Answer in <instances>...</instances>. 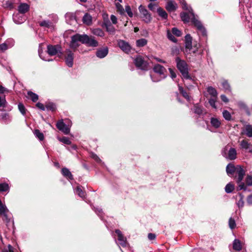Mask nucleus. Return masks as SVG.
<instances>
[{
	"mask_svg": "<svg viewBox=\"0 0 252 252\" xmlns=\"http://www.w3.org/2000/svg\"><path fill=\"white\" fill-rule=\"evenodd\" d=\"M180 2L182 5V7L185 10H189V8H188L187 4L185 0H180Z\"/></svg>",
	"mask_w": 252,
	"mask_h": 252,
	"instance_id": "obj_58",
	"label": "nucleus"
},
{
	"mask_svg": "<svg viewBox=\"0 0 252 252\" xmlns=\"http://www.w3.org/2000/svg\"><path fill=\"white\" fill-rule=\"evenodd\" d=\"M35 136L41 141L43 140L44 138L43 134L38 129H35L34 132Z\"/></svg>",
	"mask_w": 252,
	"mask_h": 252,
	"instance_id": "obj_36",
	"label": "nucleus"
},
{
	"mask_svg": "<svg viewBox=\"0 0 252 252\" xmlns=\"http://www.w3.org/2000/svg\"><path fill=\"white\" fill-rule=\"evenodd\" d=\"M238 106L241 110L245 111L248 115H251V111L252 112V105L249 107L244 102L240 101L238 103Z\"/></svg>",
	"mask_w": 252,
	"mask_h": 252,
	"instance_id": "obj_11",
	"label": "nucleus"
},
{
	"mask_svg": "<svg viewBox=\"0 0 252 252\" xmlns=\"http://www.w3.org/2000/svg\"><path fill=\"white\" fill-rule=\"evenodd\" d=\"M136 67L138 69L146 70L148 68V64H135Z\"/></svg>",
	"mask_w": 252,
	"mask_h": 252,
	"instance_id": "obj_41",
	"label": "nucleus"
},
{
	"mask_svg": "<svg viewBox=\"0 0 252 252\" xmlns=\"http://www.w3.org/2000/svg\"><path fill=\"white\" fill-rule=\"evenodd\" d=\"M62 173L65 177L67 178L70 180L73 179V176L68 169L65 167L63 168L62 169Z\"/></svg>",
	"mask_w": 252,
	"mask_h": 252,
	"instance_id": "obj_23",
	"label": "nucleus"
},
{
	"mask_svg": "<svg viewBox=\"0 0 252 252\" xmlns=\"http://www.w3.org/2000/svg\"><path fill=\"white\" fill-rule=\"evenodd\" d=\"M167 36H168V38L171 41L174 42H176L177 41V39H176V38L175 37H174L171 33H170L169 32H167Z\"/></svg>",
	"mask_w": 252,
	"mask_h": 252,
	"instance_id": "obj_63",
	"label": "nucleus"
},
{
	"mask_svg": "<svg viewBox=\"0 0 252 252\" xmlns=\"http://www.w3.org/2000/svg\"><path fill=\"white\" fill-rule=\"evenodd\" d=\"M185 47L189 48L190 47V44H191V37L189 34H187L185 36Z\"/></svg>",
	"mask_w": 252,
	"mask_h": 252,
	"instance_id": "obj_35",
	"label": "nucleus"
},
{
	"mask_svg": "<svg viewBox=\"0 0 252 252\" xmlns=\"http://www.w3.org/2000/svg\"><path fill=\"white\" fill-rule=\"evenodd\" d=\"M4 43L8 46V48H11L14 45V41L13 39L10 38L6 40Z\"/></svg>",
	"mask_w": 252,
	"mask_h": 252,
	"instance_id": "obj_54",
	"label": "nucleus"
},
{
	"mask_svg": "<svg viewBox=\"0 0 252 252\" xmlns=\"http://www.w3.org/2000/svg\"><path fill=\"white\" fill-rule=\"evenodd\" d=\"M246 184L248 186H252V176H248L246 178Z\"/></svg>",
	"mask_w": 252,
	"mask_h": 252,
	"instance_id": "obj_61",
	"label": "nucleus"
},
{
	"mask_svg": "<svg viewBox=\"0 0 252 252\" xmlns=\"http://www.w3.org/2000/svg\"><path fill=\"white\" fill-rule=\"evenodd\" d=\"M157 11L159 16H160L162 19L165 20L167 19L168 14L162 8L158 7L157 8Z\"/></svg>",
	"mask_w": 252,
	"mask_h": 252,
	"instance_id": "obj_21",
	"label": "nucleus"
},
{
	"mask_svg": "<svg viewBox=\"0 0 252 252\" xmlns=\"http://www.w3.org/2000/svg\"><path fill=\"white\" fill-rule=\"evenodd\" d=\"M13 20L15 23L20 24L25 21V18L23 14L19 13L13 14Z\"/></svg>",
	"mask_w": 252,
	"mask_h": 252,
	"instance_id": "obj_12",
	"label": "nucleus"
},
{
	"mask_svg": "<svg viewBox=\"0 0 252 252\" xmlns=\"http://www.w3.org/2000/svg\"><path fill=\"white\" fill-rule=\"evenodd\" d=\"M236 157L237 152L235 149L231 148L228 151L227 156L225 157L230 160H234L236 158Z\"/></svg>",
	"mask_w": 252,
	"mask_h": 252,
	"instance_id": "obj_18",
	"label": "nucleus"
},
{
	"mask_svg": "<svg viewBox=\"0 0 252 252\" xmlns=\"http://www.w3.org/2000/svg\"><path fill=\"white\" fill-rule=\"evenodd\" d=\"M216 101V98H212L209 99V102L210 105L214 108H216L217 107L215 105V102Z\"/></svg>",
	"mask_w": 252,
	"mask_h": 252,
	"instance_id": "obj_57",
	"label": "nucleus"
},
{
	"mask_svg": "<svg viewBox=\"0 0 252 252\" xmlns=\"http://www.w3.org/2000/svg\"><path fill=\"white\" fill-rule=\"evenodd\" d=\"M1 119L2 121L5 122L9 119V115L7 113H1L0 115Z\"/></svg>",
	"mask_w": 252,
	"mask_h": 252,
	"instance_id": "obj_55",
	"label": "nucleus"
},
{
	"mask_svg": "<svg viewBox=\"0 0 252 252\" xmlns=\"http://www.w3.org/2000/svg\"><path fill=\"white\" fill-rule=\"evenodd\" d=\"M18 109L23 115H25L26 114V109L24 105L22 103H19Z\"/></svg>",
	"mask_w": 252,
	"mask_h": 252,
	"instance_id": "obj_50",
	"label": "nucleus"
},
{
	"mask_svg": "<svg viewBox=\"0 0 252 252\" xmlns=\"http://www.w3.org/2000/svg\"><path fill=\"white\" fill-rule=\"evenodd\" d=\"M118 45L121 49L126 53L130 52L131 47L129 43L123 40H120L118 42Z\"/></svg>",
	"mask_w": 252,
	"mask_h": 252,
	"instance_id": "obj_6",
	"label": "nucleus"
},
{
	"mask_svg": "<svg viewBox=\"0 0 252 252\" xmlns=\"http://www.w3.org/2000/svg\"><path fill=\"white\" fill-rule=\"evenodd\" d=\"M158 6V4H156V3H150L148 5V8L151 10L152 11H153L154 12L155 11V7H157Z\"/></svg>",
	"mask_w": 252,
	"mask_h": 252,
	"instance_id": "obj_59",
	"label": "nucleus"
},
{
	"mask_svg": "<svg viewBox=\"0 0 252 252\" xmlns=\"http://www.w3.org/2000/svg\"><path fill=\"white\" fill-rule=\"evenodd\" d=\"M79 42L91 47H97L98 45V42L94 37L89 36L87 34H76L71 37L70 46L76 48L79 46Z\"/></svg>",
	"mask_w": 252,
	"mask_h": 252,
	"instance_id": "obj_1",
	"label": "nucleus"
},
{
	"mask_svg": "<svg viewBox=\"0 0 252 252\" xmlns=\"http://www.w3.org/2000/svg\"><path fill=\"white\" fill-rule=\"evenodd\" d=\"M39 25L42 27H45L46 28H50L52 27V23L49 21H43L39 23Z\"/></svg>",
	"mask_w": 252,
	"mask_h": 252,
	"instance_id": "obj_44",
	"label": "nucleus"
},
{
	"mask_svg": "<svg viewBox=\"0 0 252 252\" xmlns=\"http://www.w3.org/2000/svg\"><path fill=\"white\" fill-rule=\"evenodd\" d=\"M236 173L238 174L237 182L239 183L244 178V177L245 175V171L241 166H237L236 167Z\"/></svg>",
	"mask_w": 252,
	"mask_h": 252,
	"instance_id": "obj_10",
	"label": "nucleus"
},
{
	"mask_svg": "<svg viewBox=\"0 0 252 252\" xmlns=\"http://www.w3.org/2000/svg\"><path fill=\"white\" fill-rule=\"evenodd\" d=\"M76 193L81 197L85 196V192L80 187H77L76 189Z\"/></svg>",
	"mask_w": 252,
	"mask_h": 252,
	"instance_id": "obj_38",
	"label": "nucleus"
},
{
	"mask_svg": "<svg viewBox=\"0 0 252 252\" xmlns=\"http://www.w3.org/2000/svg\"><path fill=\"white\" fill-rule=\"evenodd\" d=\"M82 20L84 24L90 25L92 24V17L89 14L86 13L83 16Z\"/></svg>",
	"mask_w": 252,
	"mask_h": 252,
	"instance_id": "obj_22",
	"label": "nucleus"
},
{
	"mask_svg": "<svg viewBox=\"0 0 252 252\" xmlns=\"http://www.w3.org/2000/svg\"><path fill=\"white\" fill-rule=\"evenodd\" d=\"M211 123L216 128L219 127L220 125V122L217 118H212L211 120Z\"/></svg>",
	"mask_w": 252,
	"mask_h": 252,
	"instance_id": "obj_32",
	"label": "nucleus"
},
{
	"mask_svg": "<svg viewBox=\"0 0 252 252\" xmlns=\"http://www.w3.org/2000/svg\"><path fill=\"white\" fill-rule=\"evenodd\" d=\"M125 10L130 17H132L133 16V13L131 11L130 6L128 5H126L125 6Z\"/></svg>",
	"mask_w": 252,
	"mask_h": 252,
	"instance_id": "obj_53",
	"label": "nucleus"
},
{
	"mask_svg": "<svg viewBox=\"0 0 252 252\" xmlns=\"http://www.w3.org/2000/svg\"><path fill=\"white\" fill-rule=\"evenodd\" d=\"M234 189V186L231 183L227 184L225 187V191L227 193L232 192Z\"/></svg>",
	"mask_w": 252,
	"mask_h": 252,
	"instance_id": "obj_34",
	"label": "nucleus"
},
{
	"mask_svg": "<svg viewBox=\"0 0 252 252\" xmlns=\"http://www.w3.org/2000/svg\"><path fill=\"white\" fill-rule=\"evenodd\" d=\"M92 33L96 36L102 37L104 35L103 31L99 28L94 29L92 30Z\"/></svg>",
	"mask_w": 252,
	"mask_h": 252,
	"instance_id": "obj_26",
	"label": "nucleus"
},
{
	"mask_svg": "<svg viewBox=\"0 0 252 252\" xmlns=\"http://www.w3.org/2000/svg\"><path fill=\"white\" fill-rule=\"evenodd\" d=\"M222 85L225 91L230 92L231 89L229 83L227 81H223L222 83Z\"/></svg>",
	"mask_w": 252,
	"mask_h": 252,
	"instance_id": "obj_45",
	"label": "nucleus"
},
{
	"mask_svg": "<svg viewBox=\"0 0 252 252\" xmlns=\"http://www.w3.org/2000/svg\"><path fill=\"white\" fill-rule=\"evenodd\" d=\"M147 61L141 55H138L135 59V63H145Z\"/></svg>",
	"mask_w": 252,
	"mask_h": 252,
	"instance_id": "obj_39",
	"label": "nucleus"
},
{
	"mask_svg": "<svg viewBox=\"0 0 252 252\" xmlns=\"http://www.w3.org/2000/svg\"><path fill=\"white\" fill-rule=\"evenodd\" d=\"M6 212H8V210L7 209L6 207L3 205H0V215H2V214H4Z\"/></svg>",
	"mask_w": 252,
	"mask_h": 252,
	"instance_id": "obj_60",
	"label": "nucleus"
},
{
	"mask_svg": "<svg viewBox=\"0 0 252 252\" xmlns=\"http://www.w3.org/2000/svg\"><path fill=\"white\" fill-rule=\"evenodd\" d=\"M45 108L47 110L51 111L52 112L55 111L56 109V105L52 102L47 103L45 105Z\"/></svg>",
	"mask_w": 252,
	"mask_h": 252,
	"instance_id": "obj_30",
	"label": "nucleus"
},
{
	"mask_svg": "<svg viewBox=\"0 0 252 252\" xmlns=\"http://www.w3.org/2000/svg\"><path fill=\"white\" fill-rule=\"evenodd\" d=\"M115 232L118 235V240L119 241L120 244L123 247L126 246V238L124 236L121 231L119 229H116Z\"/></svg>",
	"mask_w": 252,
	"mask_h": 252,
	"instance_id": "obj_9",
	"label": "nucleus"
},
{
	"mask_svg": "<svg viewBox=\"0 0 252 252\" xmlns=\"http://www.w3.org/2000/svg\"><path fill=\"white\" fill-rule=\"evenodd\" d=\"M178 7L176 2L172 0H168L165 5V8L168 12L175 11Z\"/></svg>",
	"mask_w": 252,
	"mask_h": 252,
	"instance_id": "obj_8",
	"label": "nucleus"
},
{
	"mask_svg": "<svg viewBox=\"0 0 252 252\" xmlns=\"http://www.w3.org/2000/svg\"><path fill=\"white\" fill-rule=\"evenodd\" d=\"M250 143H249L247 140H243L240 142V146L243 149H248V146L249 145V144Z\"/></svg>",
	"mask_w": 252,
	"mask_h": 252,
	"instance_id": "obj_49",
	"label": "nucleus"
},
{
	"mask_svg": "<svg viewBox=\"0 0 252 252\" xmlns=\"http://www.w3.org/2000/svg\"><path fill=\"white\" fill-rule=\"evenodd\" d=\"M223 117L226 120H230L231 116L229 112L227 110H224L222 112Z\"/></svg>",
	"mask_w": 252,
	"mask_h": 252,
	"instance_id": "obj_46",
	"label": "nucleus"
},
{
	"mask_svg": "<svg viewBox=\"0 0 252 252\" xmlns=\"http://www.w3.org/2000/svg\"><path fill=\"white\" fill-rule=\"evenodd\" d=\"M199 45L197 44L194 45L193 46H192L191 44H190V47L189 48H185V52L189 54H195L198 51Z\"/></svg>",
	"mask_w": 252,
	"mask_h": 252,
	"instance_id": "obj_19",
	"label": "nucleus"
},
{
	"mask_svg": "<svg viewBox=\"0 0 252 252\" xmlns=\"http://www.w3.org/2000/svg\"><path fill=\"white\" fill-rule=\"evenodd\" d=\"M154 71L160 75H163V77H165L164 72L166 70L165 68L159 64H157L153 68Z\"/></svg>",
	"mask_w": 252,
	"mask_h": 252,
	"instance_id": "obj_14",
	"label": "nucleus"
},
{
	"mask_svg": "<svg viewBox=\"0 0 252 252\" xmlns=\"http://www.w3.org/2000/svg\"><path fill=\"white\" fill-rule=\"evenodd\" d=\"M9 189V186L6 183L0 184V192L6 191Z\"/></svg>",
	"mask_w": 252,
	"mask_h": 252,
	"instance_id": "obj_43",
	"label": "nucleus"
},
{
	"mask_svg": "<svg viewBox=\"0 0 252 252\" xmlns=\"http://www.w3.org/2000/svg\"><path fill=\"white\" fill-rule=\"evenodd\" d=\"M58 139L60 141L67 144L70 145L71 144V141L69 140V138L66 137H63V138H59Z\"/></svg>",
	"mask_w": 252,
	"mask_h": 252,
	"instance_id": "obj_48",
	"label": "nucleus"
},
{
	"mask_svg": "<svg viewBox=\"0 0 252 252\" xmlns=\"http://www.w3.org/2000/svg\"><path fill=\"white\" fill-rule=\"evenodd\" d=\"M64 58L66 63H72L74 59L73 53L70 50L66 51L64 54Z\"/></svg>",
	"mask_w": 252,
	"mask_h": 252,
	"instance_id": "obj_17",
	"label": "nucleus"
},
{
	"mask_svg": "<svg viewBox=\"0 0 252 252\" xmlns=\"http://www.w3.org/2000/svg\"><path fill=\"white\" fill-rule=\"evenodd\" d=\"M7 212H5L4 214H2V215H0L2 217V220L3 221H5L6 222L8 223L10 221V219L9 218L7 214Z\"/></svg>",
	"mask_w": 252,
	"mask_h": 252,
	"instance_id": "obj_56",
	"label": "nucleus"
},
{
	"mask_svg": "<svg viewBox=\"0 0 252 252\" xmlns=\"http://www.w3.org/2000/svg\"><path fill=\"white\" fill-rule=\"evenodd\" d=\"M28 95L29 97L32 99V100L33 102H36L38 99V96L36 94L33 93L32 91H29L28 92Z\"/></svg>",
	"mask_w": 252,
	"mask_h": 252,
	"instance_id": "obj_28",
	"label": "nucleus"
},
{
	"mask_svg": "<svg viewBox=\"0 0 252 252\" xmlns=\"http://www.w3.org/2000/svg\"><path fill=\"white\" fill-rule=\"evenodd\" d=\"M245 132L246 135L250 137H252V126L247 125L245 126Z\"/></svg>",
	"mask_w": 252,
	"mask_h": 252,
	"instance_id": "obj_31",
	"label": "nucleus"
},
{
	"mask_svg": "<svg viewBox=\"0 0 252 252\" xmlns=\"http://www.w3.org/2000/svg\"><path fill=\"white\" fill-rule=\"evenodd\" d=\"M136 44L137 47H143L147 44V40L145 38H141L136 41Z\"/></svg>",
	"mask_w": 252,
	"mask_h": 252,
	"instance_id": "obj_29",
	"label": "nucleus"
},
{
	"mask_svg": "<svg viewBox=\"0 0 252 252\" xmlns=\"http://www.w3.org/2000/svg\"><path fill=\"white\" fill-rule=\"evenodd\" d=\"M8 46L5 43L0 44V50L3 52L8 49Z\"/></svg>",
	"mask_w": 252,
	"mask_h": 252,
	"instance_id": "obj_62",
	"label": "nucleus"
},
{
	"mask_svg": "<svg viewBox=\"0 0 252 252\" xmlns=\"http://www.w3.org/2000/svg\"><path fill=\"white\" fill-rule=\"evenodd\" d=\"M239 197H240V199L237 203V204L239 208H242L244 205V196L242 194L240 193Z\"/></svg>",
	"mask_w": 252,
	"mask_h": 252,
	"instance_id": "obj_37",
	"label": "nucleus"
},
{
	"mask_svg": "<svg viewBox=\"0 0 252 252\" xmlns=\"http://www.w3.org/2000/svg\"><path fill=\"white\" fill-rule=\"evenodd\" d=\"M104 24L107 32L111 34H114L115 33L116 31L115 28L109 20L105 21Z\"/></svg>",
	"mask_w": 252,
	"mask_h": 252,
	"instance_id": "obj_13",
	"label": "nucleus"
},
{
	"mask_svg": "<svg viewBox=\"0 0 252 252\" xmlns=\"http://www.w3.org/2000/svg\"><path fill=\"white\" fill-rule=\"evenodd\" d=\"M7 105V101L5 99V96L1 97L0 96V107H6Z\"/></svg>",
	"mask_w": 252,
	"mask_h": 252,
	"instance_id": "obj_47",
	"label": "nucleus"
},
{
	"mask_svg": "<svg viewBox=\"0 0 252 252\" xmlns=\"http://www.w3.org/2000/svg\"><path fill=\"white\" fill-rule=\"evenodd\" d=\"M56 126L60 130L66 134H68L70 132L69 128L63 122V120L58 121L56 124Z\"/></svg>",
	"mask_w": 252,
	"mask_h": 252,
	"instance_id": "obj_7",
	"label": "nucleus"
},
{
	"mask_svg": "<svg viewBox=\"0 0 252 252\" xmlns=\"http://www.w3.org/2000/svg\"><path fill=\"white\" fill-rule=\"evenodd\" d=\"M29 9V5L25 3H21L18 7V10L21 14H24Z\"/></svg>",
	"mask_w": 252,
	"mask_h": 252,
	"instance_id": "obj_20",
	"label": "nucleus"
},
{
	"mask_svg": "<svg viewBox=\"0 0 252 252\" xmlns=\"http://www.w3.org/2000/svg\"><path fill=\"white\" fill-rule=\"evenodd\" d=\"M108 53L107 47H104L98 49L96 52V55L99 58H104Z\"/></svg>",
	"mask_w": 252,
	"mask_h": 252,
	"instance_id": "obj_15",
	"label": "nucleus"
},
{
	"mask_svg": "<svg viewBox=\"0 0 252 252\" xmlns=\"http://www.w3.org/2000/svg\"><path fill=\"white\" fill-rule=\"evenodd\" d=\"M36 106L37 107H38L39 109H41V110H45V106L41 103L38 102L36 103Z\"/></svg>",
	"mask_w": 252,
	"mask_h": 252,
	"instance_id": "obj_64",
	"label": "nucleus"
},
{
	"mask_svg": "<svg viewBox=\"0 0 252 252\" xmlns=\"http://www.w3.org/2000/svg\"><path fill=\"white\" fill-rule=\"evenodd\" d=\"M177 67L181 73L183 77L185 79H190L189 74V68L188 64H177Z\"/></svg>",
	"mask_w": 252,
	"mask_h": 252,
	"instance_id": "obj_5",
	"label": "nucleus"
},
{
	"mask_svg": "<svg viewBox=\"0 0 252 252\" xmlns=\"http://www.w3.org/2000/svg\"><path fill=\"white\" fill-rule=\"evenodd\" d=\"M190 10L191 11L190 9L188 10L189 13L182 12L181 13L180 16L182 20L185 23L189 22L190 20H191L194 26L197 27V29L202 34V35L203 36H206V30L203 27L200 22L195 18V15L193 13L192 9H190Z\"/></svg>",
	"mask_w": 252,
	"mask_h": 252,
	"instance_id": "obj_2",
	"label": "nucleus"
},
{
	"mask_svg": "<svg viewBox=\"0 0 252 252\" xmlns=\"http://www.w3.org/2000/svg\"><path fill=\"white\" fill-rule=\"evenodd\" d=\"M194 112L197 115H200L203 113V109L201 106L195 104L194 106Z\"/></svg>",
	"mask_w": 252,
	"mask_h": 252,
	"instance_id": "obj_33",
	"label": "nucleus"
},
{
	"mask_svg": "<svg viewBox=\"0 0 252 252\" xmlns=\"http://www.w3.org/2000/svg\"><path fill=\"white\" fill-rule=\"evenodd\" d=\"M229 227L230 229H233L235 228L236 224L234 219L230 218L228 221Z\"/></svg>",
	"mask_w": 252,
	"mask_h": 252,
	"instance_id": "obj_40",
	"label": "nucleus"
},
{
	"mask_svg": "<svg viewBox=\"0 0 252 252\" xmlns=\"http://www.w3.org/2000/svg\"><path fill=\"white\" fill-rule=\"evenodd\" d=\"M226 170L227 174H232L234 173L235 171L236 172V167H235L232 164H228L226 166Z\"/></svg>",
	"mask_w": 252,
	"mask_h": 252,
	"instance_id": "obj_25",
	"label": "nucleus"
},
{
	"mask_svg": "<svg viewBox=\"0 0 252 252\" xmlns=\"http://www.w3.org/2000/svg\"><path fill=\"white\" fill-rule=\"evenodd\" d=\"M233 249L236 251H240L242 249L241 242L238 239H235L233 243Z\"/></svg>",
	"mask_w": 252,
	"mask_h": 252,
	"instance_id": "obj_24",
	"label": "nucleus"
},
{
	"mask_svg": "<svg viewBox=\"0 0 252 252\" xmlns=\"http://www.w3.org/2000/svg\"><path fill=\"white\" fill-rule=\"evenodd\" d=\"M47 53L50 56L63 55L62 47L60 45H48L47 47Z\"/></svg>",
	"mask_w": 252,
	"mask_h": 252,
	"instance_id": "obj_4",
	"label": "nucleus"
},
{
	"mask_svg": "<svg viewBox=\"0 0 252 252\" xmlns=\"http://www.w3.org/2000/svg\"><path fill=\"white\" fill-rule=\"evenodd\" d=\"M207 92L213 97L217 98L218 93L215 88L212 87H209L207 88Z\"/></svg>",
	"mask_w": 252,
	"mask_h": 252,
	"instance_id": "obj_27",
	"label": "nucleus"
},
{
	"mask_svg": "<svg viewBox=\"0 0 252 252\" xmlns=\"http://www.w3.org/2000/svg\"><path fill=\"white\" fill-rule=\"evenodd\" d=\"M66 21L70 25H75L77 23L75 16L72 13L66 14L65 15Z\"/></svg>",
	"mask_w": 252,
	"mask_h": 252,
	"instance_id": "obj_16",
	"label": "nucleus"
},
{
	"mask_svg": "<svg viewBox=\"0 0 252 252\" xmlns=\"http://www.w3.org/2000/svg\"><path fill=\"white\" fill-rule=\"evenodd\" d=\"M172 33L177 36H180L182 34L181 32L176 28H173L172 29Z\"/></svg>",
	"mask_w": 252,
	"mask_h": 252,
	"instance_id": "obj_52",
	"label": "nucleus"
},
{
	"mask_svg": "<svg viewBox=\"0 0 252 252\" xmlns=\"http://www.w3.org/2000/svg\"><path fill=\"white\" fill-rule=\"evenodd\" d=\"M179 90L180 93L182 94V95L186 99H189V97L188 93L184 90V89L183 87L179 86Z\"/></svg>",
	"mask_w": 252,
	"mask_h": 252,
	"instance_id": "obj_42",
	"label": "nucleus"
},
{
	"mask_svg": "<svg viewBox=\"0 0 252 252\" xmlns=\"http://www.w3.org/2000/svg\"><path fill=\"white\" fill-rule=\"evenodd\" d=\"M138 10L140 15V18L146 23H149L152 20L151 14L142 5L138 7Z\"/></svg>",
	"mask_w": 252,
	"mask_h": 252,
	"instance_id": "obj_3",
	"label": "nucleus"
},
{
	"mask_svg": "<svg viewBox=\"0 0 252 252\" xmlns=\"http://www.w3.org/2000/svg\"><path fill=\"white\" fill-rule=\"evenodd\" d=\"M116 8H117V11L121 14H124V13H125V10L123 7V6L119 4V3H118L116 4Z\"/></svg>",
	"mask_w": 252,
	"mask_h": 252,
	"instance_id": "obj_51",
	"label": "nucleus"
}]
</instances>
